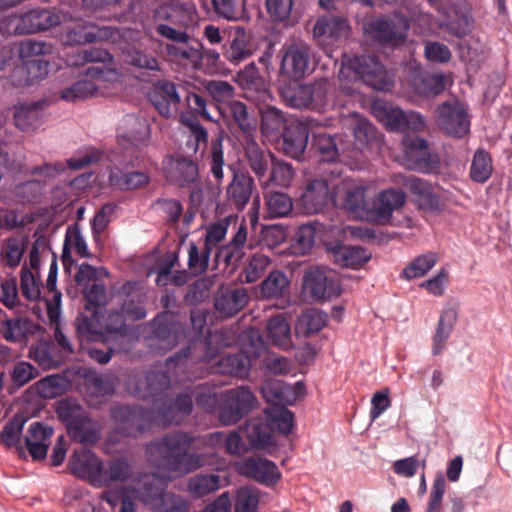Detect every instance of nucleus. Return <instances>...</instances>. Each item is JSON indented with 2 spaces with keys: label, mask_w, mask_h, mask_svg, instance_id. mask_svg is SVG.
Segmentation results:
<instances>
[{
  "label": "nucleus",
  "mask_w": 512,
  "mask_h": 512,
  "mask_svg": "<svg viewBox=\"0 0 512 512\" xmlns=\"http://www.w3.org/2000/svg\"><path fill=\"white\" fill-rule=\"evenodd\" d=\"M224 432H213L201 437L183 431L167 433L160 439L149 443L145 453L148 462L165 473L184 475L193 472L204 464L203 457L190 449L200 446H216L225 442Z\"/></svg>",
  "instance_id": "nucleus-1"
},
{
  "label": "nucleus",
  "mask_w": 512,
  "mask_h": 512,
  "mask_svg": "<svg viewBox=\"0 0 512 512\" xmlns=\"http://www.w3.org/2000/svg\"><path fill=\"white\" fill-rule=\"evenodd\" d=\"M197 20L195 5L190 1L165 0L153 9L156 34L171 42H185L189 39L187 28Z\"/></svg>",
  "instance_id": "nucleus-2"
},
{
  "label": "nucleus",
  "mask_w": 512,
  "mask_h": 512,
  "mask_svg": "<svg viewBox=\"0 0 512 512\" xmlns=\"http://www.w3.org/2000/svg\"><path fill=\"white\" fill-rule=\"evenodd\" d=\"M57 414L66 424L67 433L73 441L94 445L100 440L102 426L82 406L63 400L58 405Z\"/></svg>",
  "instance_id": "nucleus-3"
},
{
  "label": "nucleus",
  "mask_w": 512,
  "mask_h": 512,
  "mask_svg": "<svg viewBox=\"0 0 512 512\" xmlns=\"http://www.w3.org/2000/svg\"><path fill=\"white\" fill-rule=\"evenodd\" d=\"M109 415L115 425L114 433L109 437L112 443L120 442V437L136 438L156 421L155 411L141 406H114Z\"/></svg>",
  "instance_id": "nucleus-4"
},
{
  "label": "nucleus",
  "mask_w": 512,
  "mask_h": 512,
  "mask_svg": "<svg viewBox=\"0 0 512 512\" xmlns=\"http://www.w3.org/2000/svg\"><path fill=\"white\" fill-rule=\"evenodd\" d=\"M229 344L230 340L222 331L212 332L205 338H193L185 348L166 360V366L170 369L172 366H183L188 362H210Z\"/></svg>",
  "instance_id": "nucleus-5"
},
{
  "label": "nucleus",
  "mask_w": 512,
  "mask_h": 512,
  "mask_svg": "<svg viewBox=\"0 0 512 512\" xmlns=\"http://www.w3.org/2000/svg\"><path fill=\"white\" fill-rule=\"evenodd\" d=\"M353 72L354 79L361 80L367 86L376 90H386L390 86L387 71L376 56L353 55L344 56L340 75L348 77V72Z\"/></svg>",
  "instance_id": "nucleus-6"
},
{
  "label": "nucleus",
  "mask_w": 512,
  "mask_h": 512,
  "mask_svg": "<svg viewBox=\"0 0 512 512\" xmlns=\"http://www.w3.org/2000/svg\"><path fill=\"white\" fill-rule=\"evenodd\" d=\"M409 28V20L401 13L373 18L363 23V31L367 37L393 47L406 41Z\"/></svg>",
  "instance_id": "nucleus-7"
},
{
  "label": "nucleus",
  "mask_w": 512,
  "mask_h": 512,
  "mask_svg": "<svg viewBox=\"0 0 512 512\" xmlns=\"http://www.w3.org/2000/svg\"><path fill=\"white\" fill-rule=\"evenodd\" d=\"M83 294L85 309L77 316L75 326L79 338H91L100 327V310L107 304L106 287L103 283L94 281L84 287Z\"/></svg>",
  "instance_id": "nucleus-8"
},
{
  "label": "nucleus",
  "mask_w": 512,
  "mask_h": 512,
  "mask_svg": "<svg viewBox=\"0 0 512 512\" xmlns=\"http://www.w3.org/2000/svg\"><path fill=\"white\" fill-rule=\"evenodd\" d=\"M60 22V16L52 9L37 7L21 15L7 16L0 29L5 27L9 33L24 35L46 31Z\"/></svg>",
  "instance_id": "nucleus-9"
},
{
  "label": "nucleus",
  "mask_w": 512,
  "mask_h": 512,
  "mask_svg": "<svg viewBox=\"0 0 512 512\" xmlns=\"http://www.w3.org/2000/svg\"><path fill=\"white\" fill-rule=\"evenodd\" d=\"M152 333L150 340L164 352L172 350L187 338V328L182 316L178 313L164 311L151 322Z\"/></svg>",
  "instance_id": "nucleus-10"
},
{
  "label": "nucleus",
  "mask_w": 512,
  "mask_h": 512,
  "mask_svg": "<svg viewBox=\"0 0 512 512\" xmlns=\"http://www.w3.org/2000/svg\"><path fill=\"white\" fill-rule=\"evenodd\" d=\"M256 403L257 399L248 387L228 389L222 393L219 421L225 426L234 425L245 417Z\"/></svg>",
  "instance_id": "nucleus-11"
},
{
  "label": "nucleus",
  "mask_w": 512,
  "mask_h": 512,
  "mask_svg": "<svg viewBox=\"0 0 512 512\" xmlns=\"http://www.w3.org/2000/svg\"><path fill=\"white\" fill-rule=\"evenodd\" d=\"M435 118L439 128L449 136L463 138L470 131L467 107L457 99L438 105Z\"/></svg>",
  "instance_id": "nucleus-12"
},
{
  "label": "nucleus",
  "mask_w": 512,
  "mask_h": 512,
  "mask_svg": "<svg viewBox=\"0 0 512 512\" xmlns=\"http://www.w3.org/2000/svg\"><path fill=\"white\" fill-rule=\"evenodd\" d=\"M303 288L315 301L330 300L341 294L336 272L324 267L307 269L303 277Z\"/></svg>",
  "instance_id": "nucleus-13"
},
{
  "label": "nucleus",
  "mask_w": 512,
  "mask_h": 512,
  "mask_svg": "<svg viewBox=\"0 0 512 512\" xmlns=\"http://www.w3.org/2000/svg\"><path fill=\"white\" fill-rule=\"evenodd\" d=\"M329 203L336 205L333 192L324 178L308 179L300 197L296 201V209L306 215L322 212Z\"/></svg>",
  "instance_id": "nucleus-14"
},
{
  "label": "nucleus",
  "mask_w": 512,
  "mask_h": 512,
  "mask_svg": "<svg viewBox=\"0 0 512 512\" xmlns=\"http://www.w3.org/2000/svg\"><path fill=\"white\" fill-rule=\"evenodd\" d=\"M311 49L304 42H294L282 49L280 72L293 80H299L310 72Z\"/></svg>",
  "instance_id": "nucleus-15"
},
{
  "label": "nucleus",
  "mask_w": 512,
  "mask_h": 512,
  "mask_svg": "<svg viewBox=\"0 0 512 512\" xmlns=\"http://www.w3.org/2000/svg\"><path fill=\"white\" fill-rule=\"evenodd\" d=\"M137 122L138 127L129 132L118 134V144L122 148V164L135 167L144 159L145 151L149 141V127L145 123Z\"/></svg>",
  "instance_id": "nucleus-16"
},
{
  "label": "nucleus",
  "mask_w": 512,
  "mask_h": 512,
  "mask_svg": "<svg viewBox=\"0 0 512 512\" xmlns=\"http://www.w3.org/2000/svg\"><path fill=\"white\" fill-rule=\"evenodd\" d=\"M163 175L169 183L184 188L197 181L199 169L193 159L178 153L165 158Z\"/></svg>",
  "instance_id": "nucleus-17"
},
{
  "label": "nucleus",
  "mask_w": 512,
  "mask_h": 512,
  "mask_svg": "<svg viewBox=\"0 0 512 512\" xmlns=\"http://www.w3.org/2000/svg\"><path fill=\"white\" fill-rule=\"evenodd\" d=\"M236 467L240 475L265 486H273L281 478V473L273 461L258 456L245 457Z\"/></svg>",
  "instance_id": "nucleus-18"
},
{
  "label": "nucleus",
  "mask_w": 512,
  "mask_h": 512,
  "mask_svg": "<svg viewBox=\"0 0 512 512\" xmlns=\"http://www.w3.org/2000/svg\"><path fill=\"white\" fill-rule=\"evenodd\" d=\"M149 101L164 118H174L178 114L181 96L177 86L167 80L156 81L149 94Z\"/></svg>",
  "instance_id": "nucleus-19"
},
{
  "label": "nucleus",
  "mask_w": 512,
  "mask_h": 512,
  "mask_svg": "<svg viewBox=\"0 0 512 512\" xmlns=\"http://www.w3.org/2000/svg\"><path fill=\"white\" fill-rule=\"evenodd\" d=\"M155 411L156 420L163 423L179 424L184 417L189 416L193 410V397L187 392L178 393L175 398L162 397L156 403Z\"/></svg>",
  "instance_id": "nucleus-20"
},
{
  "label": "nucleus",
  "mask_w": 512,
  "mask_h": 512,
  "mask_svg": "<svg viewBox=\"0 0 512 512\" xmlns=\"http://www.w3.org/2000/svg\"><path fill=\"white\" fill-rule=\"evenodd\" d=\"M404 186L414 198L419 210L429 213L442 211L443 203L434 186L421 178L408 176L404 179Z\"/></svg>",
  "instance_id": "nucleus-21"
},
{
  "label": "nucleus",
  "mask_w": 512,
  "mask_h": 512,
  "mask_svg": "<svg viewBox=\"0 0 512 512\" xmlns=\"http://www.w3.org/2000/svg\"><path fill=\"white\" fill-rule=\"evenodd\" d=\"M403 144L405 155L412 162V169L430 173L438 168V156L430 152L425 139L406 135L403 139Z\"/></svg>",
  "instance_id": "nucleus-22"
},
{
  "label": "nucleus",
  "mask_w": 512,
  "mask_h": 512,
  "mask_svg": "<svg viewBox=\"0 0 512 512\" xmlns=\"http://www.w3.org/2000/svg\"><path fill=\"white\" fill-rule=\"evenodd\" d=\"M271 390L276 405L266 410V418L271 429L275 428L279 433L286 436L291 433L294 424V414L282 405L285 401L283 394L290 391V388L275 384L271 387Z\"/></svg>",
  "instance_id": "nucleus-23"
},
{
  "label": "nucleus",
  "mask_w": 512,
  "mask_h": 512,
  "mask_svg": "<svg viewBox=\"0 0 512 512\" xmlns=\"http://www.w3.org/2000/svg\"><path fill=\"white\" fill-rule=\"evenodd\" d=\"M113 56L106 50L100 47L84 48L77 51L71 57V64L81 66L87 63H101V66H92L86 69L85 75L92 79L100 80L105 78V74L111 72L105 64L112 63Z\"/></svg>",
  "instance_id": "nucleus-24"
},
{
  "label": "nucleus",
  "mask_w": 512,
  "mask_h": 512,
  "mask_svg": "<svg viewBox=\"0 0 512 512\" xmlns=\"http://www.w3.org/2000/svg\"><path fill=\"white\" fill-rule=\"evenodd\" d=\"M247 224L243 219L229 243L217 248L214 261L218 265L223 263L226 267L237 266L245 255L247 242Z\"/></svg>",
  "instance_id": "nucleus-25"
},
{
  "label": "nucleus",
  "mask_w": 512,
  "mask_h": 512,
  "mask_svg": "<svg viewBox=\"0 0 512 512\" xmlns=\"http://www.w3.org/2000/svg\"><path fill=\"white\" fill-rule=\"evenodd\" d=\"M254 190V180L248 173L233 170V178L226 190L228 204L235 210L242 211L252 198Z\"/></svg>",
  "instance_id": "nucleus-26"
},
{
  "label": "nucleus",
  "mask_w": 512,
  "mask_h": 512,
  "mask_svg": "<svg viewBox=\"0 0 512 512\" xmlns=\"http://www.w3.org/2000/svg\"><path fill=\"white\" fill-rule=\"evenodd\" d=\"M406 203V194L395 188L381 191L374 203L371 212L375 221L379 224H386L390 221L393 212L401 209Z\"/></svg>",
  "instance_id": "nucleus-27"
},
{
  "label": "nucleus",
  "mask_w": 512,
  "mask_h": 512,
  "mask_svg": "<svg viewBox=\"0 0 512 512\" xmlns=\"http://www.w3.org/2000/svg\"><path fill=\"white\" fill-rule=\"evenodd\" d=\"M237 81L249 100L260 102L270 96L267 83L254 64H249L240 70Z\"/></svg>",
  "instance_id": "nucleus-28"
},
{
  "label": "nucleus",
  "mask_w": 512,
  "mask_h": 512,
  "mask_svg": "<svg viewBox=\"0 0 512 512\" xmlns=\"http://www.w3.org/2000/svg\"><path fill=\"white\" fill-rule=\"evenodd\" d=\"M282 150L291 158H300L308 144L309 128L308 125L298 121H290L281 134Z\"/></svg>",
  "instance_id": "nucleus-29"
},
{
  "label": "nucleus",
  "mask_w": 512,
  "mask_h": 512,
  "mask_svg": "<svg viewBox=\"0 0 512 512\" xmlns=\"http://www.w3.org/2000/svg\"><path fill=\"white\" fill-rule=\"evenodd\" d=\"M122 310H109L106 315H99L100 327L96 335L91 338H85L88 341L107 342L111 337H125L128 335V327L125 324L126 318ZM83 340L84 338H80Z\"/></svg>",
  "instance_id": "nucleus-30"
},
{
  "label": "nucleus",
  "mask_w": 512,
  "mask_h": 512,
  "mask_svg": "<svg viewBox=\"0 0 512 512\" xmlns=\"http://www.w3.org/2000/svg\"><path fill=\"white\" fill-rule=\"evenodd\" d=\"M70 466L77 477L89 480L91 485L96 487V479L100 474L102 461L93 451L85 448L75 450L70 460Z\"/></svg>",
  "instance_id": "nucleus-31"
},
{
  "label": "nucleus",
  "mask_w": 512,
  "mask_h": 512,
  "mask_svg": "<svg viewBox=\"0 0 512 512\" xmlns=\"http://www.w3.org/2000/svg\"><path fill=\"white\" fill-rule=\"evenodd\" d=\"M244 157L247 165L259 181L266 178L274 156L270 151L260 146L252 136L245 137Z\"/></svg>",
  "instance_id": "nucleus-32"
},
{
  "label": "nucleus",
  "mask_w": 512,
  "mask_h": 512,
  "mask_svg": "<svg viewBox=\"0 0 512 512\" xmlns=\"http://www.w3.org/2000/svg\"><path fill=\"white\" fill-rule=\"evenodd\" d=\"M133 475L132 465L126 458L117 457L102 463L100 474L96 479V487L109 486L111 483H124Z\"/></svg>",
  "instance_id": "nucleus-33"
},
{
  "label": "nucleus",
  "mask_w": 512,
  "mask_h": 512,
  "mask_svg": "<svg viewBox=\"0 0 512 512\" xmlns=\"http://www.w3.org/2000/svg\"><path fill=\"white\" fill-rule=\"evenodd\" d=\"M45 101L19 103L14 107L13 118L16 127L28 132L41 125Z\"/></svg>",
  "instance_id": "nucleus-34"
},
{
  "label": "nucleus",
  "mask_w": 512,
  "mask_h": 512,
  "mask_svg": "<svg viewBox=\"0 0 512 512\" xmlns=\"http://www.w3.org/2000/svg\"><path fill=\"white\" fill-rule=\"evenodd\" d=\"M166 488V482L152 473L142 475L136 487L133 488V492L141 502L153 504L165 497Z\"/></svg>",
  "instance_id": "nucleus-35"
},
{
  "label": "nucleus",
  "mask_w": 512,
  "mask_h": 512,
  "mask_svg": "<svg viewBox=\"0 0 512 512\" xmlns=\"http://www.w3.org/2000/svg\"><path fill=\"white\" fill-rule=\"evenodd\" d=\"M230 40L224 45L223 56L237 65L252 55L249 37L244 28L236 27L230 32Z\"/></svg>",
  "instance_id": "nucleus-36"
},
{
  "label": "nucleus",
  "mask_w": 512,
  "mask_h": 512,
  "mask_svg": "<svg viewBox=\"0 0 512 512\" xmlns=\"http://www.w3.org/2000/svg\"><path fill=\"white\" fill-rule=\"evenodd\" d=\"M248 295L244 288L221 289L215 297V309L225 317L238 313L247 304Z\"/></svg>",
  "instance_id": "nucleus-37"
},
{
  "label": "nucleus",
  "mask_w": 512,
  "mask_h": 512,
  "mask_svg": "<svg viewBox=\"0 0 512 512\" xmlns=\"http://www.w3.org/2000/svg\"><path fill=\"white\" fill-rule=\"evenodd\" d=\"M41 329L40 325L27 318L17 317L2 323L3 337L9 342H22L35 335Z\"/></svg>",
  "instance_id": "nucleus-38"
},
{
  "label": "nucleus",
  "mask_w": 512,
  "mask_h": 512,
  "mask_svg": "<svg viewBox=\"0 0 512 512\" xmlns=\"http://www.w3.org/2000/svg\"><path fill=\"white\" fill-rule=\"evenodd\" d=\"M251 358L243 351L227 354L216 365V371L223 375L246 378L251 369Z\"/></svg>",
  "instance_id": "nucleus-39"
},
{
  "label": "nucleus",
  "mask_w": 512,
  "mask_h": 512,
  "mask_svg": "<svg viewBox=\"0 0 512 512\" xmlns=\"http://www.w3.org/2000/svg\"><path fill=\"white\" fill-rule=\"evenodd\" d=\"M168 54L178 60L186 61L194 68H199L203 59V45L197 40L189 39L185 42H173L167 45Z\"/></svg>",
  "instance_id": "nucleus-40"
},
{
  "label": "nucleus",
  "mask_w": 512,
  "mask_h": 512,
  "mask_svg": "<svg viewBox=\"0 0 512 512\" xmlns=\"http://www.w3.org/2000/svg\"><path fill=\"white\" fill-rule=\"evenodd\" d=\"M349 25L346 18L342 16L326 15L317 19L313 35L317 39H338L347 35Z\"/></svg>",
  "instance_id": "nucleus-41"
},
{
  "label": "nucleus",
  "mask_w": 512,
  "mask_h": 512,
  "mask_svg": "<svg viewBox=\"0 0 512 512\" xmlns=\"http://www.w3.org/2000/svg\"><path fill=\"white\" fill-rule=\"evenodd\" d=\"M261 132L269 140L278 139L286 129L289 122L286 121L283 112L273 106H267L260 110Z\"/></svg>",
  "instance_id": "nucleus-42"
},
{
  "label": "nucleus",
  "mask_w": 512,
  "mask_h": 512,
  "mask_svg": "<svg viewBox=\"0 0 512 512\" xmlns=\"http://www.w3.org/2000/svg\"><path fill=\"white\" fill-rule=\"evenodd\" d=\"M457 317V311L454 308H447L441 313L432 339L433 355H439L444 350L446 342L457 322Z\"/></svg>",
  "instance_id": "nucleus-43"
},
{
  "label": "nucleus",
  "mask_w": 512,
  "mask_h": 512,
  "mask_svg": "<svg viewBox=\"0 0 512 512\" xmlns=\"http://www.w3.org/2000/svg\"><path fill=\"white\" fill-rule=\"evenodd\" d=\"M108 179L111 186L125 191L143 188L150 180L142 171L124 172L119 168L111 169Z\"/></svg>",
  "instance_id": "nucleus-44"
},
{
  "label": "nucleus",
  "mask_w": 512,
  "mask_h": 512,
  "mask_svg": "<svg viewBox=\"0 0 512 512\" xmlns=\"http://www.w3.org/2000/svg\"><path fill=\"white\" fill-rule=\"evenodd\" d=\"M146 392L143 398L150 397L153 401V409L155 410L160 402L156 403L159 398L167 397L162 395L163 392L169 389L171 385V377L167 371L152 369L147 372L145 377Z\"/></svg>",
  "instance_id": "nucleus-45"
},
{
  "label": "nucleus",
  "mask_w": 512,
  "mask_h": 512,
  "mask_svg": "<svg viewBox=\"0 0 512 512\" xmlns=\"http://www.w3.org/2000/svg\"><path fill=\"white\" fill-rule=\"evenodd\" d=\"M439 12L445 16L444 24L452 35L461 38L469 33L470 17L462 8L448 6L446 2Z\"/></svg>",
  "instance_id": "nucleus-46"
},
{
  "label": "nucleus",
  "mask_w": 512,
  "mask_h": 512,
  "mask_svg": "<svg viewBox=\"0 0 512 512\" xmlns=\"http://www.w3.org/2000/svg\"><path fill=\"white\" fill-rule=\"evenodd\" d=\"M494 167L490 153L483 148H478L471 161L469 177L478 184L486 183L492 176Z\"/></svg>",
  "instance_id": "nucleus-47"
},
{
  "label": "nucleus",
  "mask_w": 512,
  "mask_h": 512,
  "mask_svg": "<svg viewBox=\"0 0 512 512\" xmlns=\"http://www.w3.org/2000/svg\"><path fill=\"white\" fill-rule=\"evenodd\" d=\"M333 256L335 262L343 267L357 269L367 263L371 257L366 249L360 246H340L337 247Z\"/></svg>",
  "instance_id": "nucleus-48"
},
{
  "label": "nucleus",
  "mask_w": 512,
  "mask_h": 512,
  "mask_svg": "<svg viewBox=\"0 0 512 512\" xmlns=\"http://www.w3.org/2000/svg\"><path fill=\"white\" fill-rule=\"evenodd\" d=\"M228 111L235 125L243 131L246 136H251V132L256 130L257 120L249 107L238 100H232L228 103Z\"/></svg>",
  "instance_id": "nucleus-49"
},
{
  "label": "nucleus",
  "mask_w": 512,
  "mask_h": 512,
  "mask_svg": "<svg viewBox=\"0 0 512 512\" xmlns=\"http://www.w3.org/2000/svg\"><path fill=\"white\" fill-rule=\"evenodd\" d=\"M239 429L252 447H265L271 443V427L261 419H252Z\"/></svg>",
  "instance_id": "nucleus-50"
},
{
  "label": "nucleus",
  "mask_w": 512,
  "mask_h": 512,
  "mask_svg": "<svg viewBox=\"0 0 512 512\" xmlns=\"http://www.w3.org/2000/svg\"><path fill=\"white\" fill-rule=\"evenodd\" d=\"M373 109L375 110L378 119L388 130L398 132L404 131L406 117L403 110L393 107L389 103L375 104Z\"/></svg>",
  "instance_id": "nucleus-51"
},
{
  "label": "nucleus",
  "mask_w": 512,
  "mask_h": 512,
  "mask_svg": "<svg viewBox=\"0 0 512 512\" xmlns=\"http://www.w3.org/2000/svg\"><path fill=\"white\" fill-rule=\"evenodd\" d=\"M267 332L268 338L273 345L284 349L290 346V326L282 315H277L269 319Z\"/></svg>",
  "instance_id": "nucleus-52"
},
{
  "label": "nucleus",
  "mask_w": 512,
  "mask_h": 512,
  "mask_svg": "<svg viewBox=\"0 0 512 512\" xmlns=\"http://www.w3.org/2000/svg\"><path fill=\"white\" fill-rule=\"evenodd\" d=\"M289 280L286 274L279 270L271 271L268 277L260 285V293L263 298H279L289 288Z\"/></svg>",
  "instance_id": "nucleus-53"
},
{
  "label": "nucleus",
  "mask_w": 512,
  "mask_h": 512,
  "mask_svg": "<svg viewBox=\"0 0 512 512\" xmlns=\"http://www.w3.org/2000/svg\"><path fill=\"white\" fill-rule=\"evenodd\" d=\"M223 140L224 138L221 133L213 138L207 153V162L210 167V172L217 182H221L224 177L223 167L225 160Z\"/></svg>",
  "instance_id": "nucleus-54"
},
{
  "label": "nucleus",
  "mask_w": 512,
  "mask_h": 512,
  "mask_svg": "<svg viewBox=\"0 0 512 512\" xmlns=\"http://www.w3.org/2000/svg\"><path fill=\"white\" fill-rule=\"evenodd\" d=\"M30 356L44 369L57 368L63 361L56 347L49 342L38 343L30 350Z\"/></svg>",
  "instance_id": "nucleus-55"
},
{
  "label": "nucleus",
  "mask_w": 512,
  "mask_h": 512,
  "mask_svg": "<svg viewBox=\"0 0 512 512\" xmlns=\"http://www.w3.org/2000/svg\"><path fill=\"white\" fill-rule=\"evenodd\" d=\"M437 261L438 255L435 252L422 254L403 269L401 276L407 280L423 277L435 266Z\"/></svg>",
  "instance_id": "nucleus-56"
},
{
  "label": "nucleus",
  "mask_w": 512,
  "mask_h": 512,
  "mask_svg": "<svg viewBox=\"0 0 512 512\" xmlns=\"http://www.w3.org/2000/svg\"><path fill=\"white\" fill-rule=\"evenodd\" d=\"M326 323V314L317 309H307L298 319L296 330L308 337L319 332Z\"/></svg>",
  "instance_id": "nucleus-57"
},
{
  "label": "nucleus",
  "mask_w": 512,
  "mask_h": 512,
  "mask_svg": "<svg viewBox=\"0 0 512 512\" xmlns=\"http://www.w3.org/2000/svg\"><path fill=\"white\" fill-rule=\"evenodd\" d=\"M312 149L320 156L321 161L332 162L338 157V147L335 138L327 133L313 134Z\"/></svg>",
  "instance_id": "nucleus-58"
},
{
  "label": "nucleus",
  "mask_w": 512,
  "mask_h": 512,
  "mask_svg": "<svg viewBox=\"0 0 512 512\" xmlns=\"http://www.w3.org/2000/svg\"><path fill=\"white\" fill-rule=\"evenodd\" d=\"M45 183L40 180H28L14 188V196L22 204L38 203L44 194Z\"/></svg>",
  "instance_id": "nucleus-59"
},
{
  "label": "nucleus",
  "mask_w": 512,
  "mask_h": 512,
  "mask_svg": "<svg viewBox=\"0 0 512 512\" xmlns=\"http://www.w3.org/2000/svg\"><path fill=\"white\" fill-rule=\"evenodd\" d=\"M221 487L220 477L215 474L196 475L188 482V492L195 498H201Z\"/></svg>",
  "instance_id": "nucleus-60"
},
{
  "label": "nucleus",
  "mask_w": 512,
  "mask_h": 512,
  "mask_svg": "<svg viewBox=\"0 0 512 512\" xmlns=\"http://www.w3.org/2000/svg\"><path fill=\"white\" fill-rule=\"evenodd\" d=\"M41 282L40 275L34 274L33 271L24 265L20 272V290L24 299L29 302H35L41 298Z\"/></svg>",
  "instance_id": "nucleus-61"
},
{
  "label": "nucleus",
  "mask_w": 512,
  "mask_h": 512,
  "mask_svg": "<svg viewBox=\"0 0 512 512\" xmlns=\"http://www.w3.org/2000/svg\"><path fill=\"white\" fill-rule=\"evenodd\" d=\"M293 209L292 199L283 192H273L266 196V212L269 218L287 216Z\"/></svg>",
  "instance_id": "nucleus-62"
},
{
  "label": "nucleus",
  "mask_w": 512,
  "mask_h": 512,
  "mask_svg": "<svg viewBox=\"0 0 512 512\" xmlns=\"http://www.w3.org/2000/svg\"><path fill=\"white\" fill-rule=\"evenodd\" d=\"M211 251L209 247H199L194 243L190 242L188 249V269L193 276H199L205 273L209 266Z\"/></svg>",
  "instance_id": "nucleus-63"
},
{
  "label": "nucleus",
  "mask_w": 512,
  "mask_h": 512,
  "mask_svg": "<svg viewBox=\"0 0 512 512\" xmlns=\"http://www.w3.org/2000/svg\"><path fill=\"white\" fill-rule=\"evenodd\" d=\"M97 91L96 84L87 79L79 80L71 86L66 87L60 91L61 99L68 102H75L77 100H84L92 97Z\"/></svg>",
  "instance_id": "nucleus-64"
}]
</instances>
